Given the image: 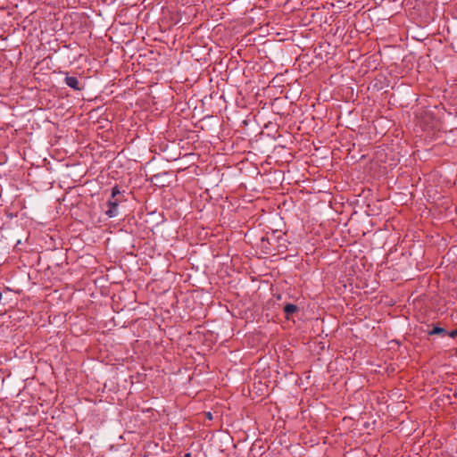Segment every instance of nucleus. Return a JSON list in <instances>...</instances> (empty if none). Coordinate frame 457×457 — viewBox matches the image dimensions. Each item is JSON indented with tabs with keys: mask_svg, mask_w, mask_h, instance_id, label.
I'll return each instance as SVG.
<instances>
[{
	"mask_svg": "<svg viewBox=\"0 0 457 457\" xmlns=\"http://www.w3.org/2000/svg\"><path fill=\"white\" fill-rule=\"evenodd\" d=\"M120 204V200L118 199H109L107 202L109 209L105 212V214L109 218H113L118 215V205Z\"/></svg>",
	"mask_w": 457,
	"mask_h": 457,
	"instance_id": "nucleus-1",
	"label": "nucleus"
},
{
	"mask_svg": "<svg viewBox=\"0 0 457 457\" xmlns=\"http://www.w3.org/2000/svg\"><path fill=\"white\" fill-rule=\"evenodd\" d=\"M284 312L286 314V318L287 320L290 319V317L294 314V313H296L298 311H299V308L296 304H294V303H287L284 308Z\"/></svg>",
	"mask_w": 457,
	"mask_h": 457,
	"instance_id": "nucleus-3",
	"label": "nucleus"
},
{
	"mask_svg": "<svg viewBox=\"0 0 457 457\" xmlns=\"http://www.w3.org/2000/svg\"><path fill=\"white\" fill-rule=\"evenodd\" d=\"M446 336H449V337H452V338L456 337H457V328H456V329H454V330H452V331H450V332H448V331H447Z\"/></svg>",
	"mask_w": 457,
	"mask_h": 457,
	"instance_id": "nucleus-6",
	"label": "nucleus"
},
{
	"mask_svg": "<svg viewBox=\"0 0 457 457\" xmlns=\"http://www.w3.org/2000/svg\"><path fill=\"white\" fill-rule=\"evenodd\" d=\"M184 457H191V453H186V454H185V456H184Z\"/></svg>",
	"mask_w": 457,
	"mask_h": 457,
	"instance_id": "nucleus-7",
	"label": "nucleus"
},
{
	"mask_svg": "<svg viewBox=\"0 0 457 457\" xmlns=\"http://www.w3.org/2000/svg\"><path fill=\"white\" fill-rule=\"evenodd\" d=\"M207 417H208L209 419H212V414H211V412H208V413H207Z\"/></svg>",
	"mask_w": 457,
	"mask_h": 457,
	"instance_id": "nucleus-8",
	"label": "nucleus"
},
{
	"mask_svg": "<svg viewBox=\"0 0 457 457\" xmlns=\"http://www.w3.org/2000/svg\"><path fill=\"white\" fill-rule=\"evenodd\" d=\"M120 194V188L118 186H115L112 187V195H111V198L112 199H115V197Z\"/></svg>",
	"mask_w": 457,
	"mask_h": 457,
	"instance_id": "nucleus-5",
	"label": "nucleus"
},
{
	"mask_svg": "<svg viewBox=\"0 0 457 457\" xmlns=\"http://www.w3.org/2000/svg\"><path fill=\"white\" fill-rule=\"evenodd\" d=\"M447 334V330L445 329L444 328H441V327H438V326H434L432 330H430L428 332V335H442V336H446Z\"/></svg>",
	"mask_w": 457,
	"mask_h": 457,
	"instance_id": "nucleus-4",
	"label": "nucleus"
},
{
	"mask_svg": "<svg viewBox=\"0 0 457 457\" xmlns=\"http://www.w3.org/2000/svg\"><path fill=\"white\" fill-rule=\"evenodd\" d=\"M64 81L68 87L74 90L81 91L83 89L77 77L67 75Z\"/></svg>",
	"mask_w": 457,
	"mask_h": 457,
	"instance_id": "nucleus-2",
	"label": "nucleus"
}]
</instances>
